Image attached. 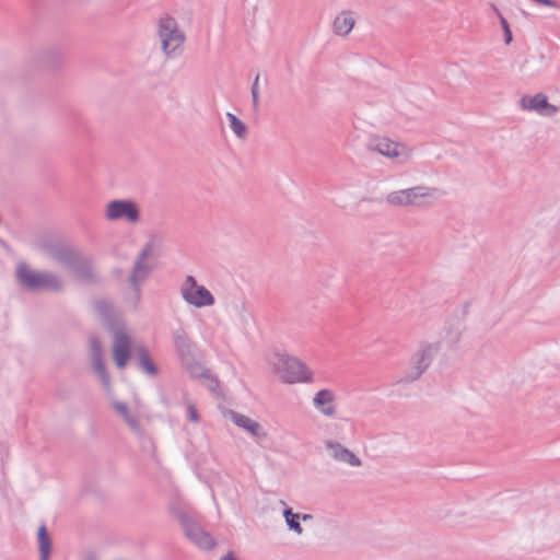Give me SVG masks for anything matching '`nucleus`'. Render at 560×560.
Listing matches in <instances>:
<instances>
[{"mask_svg":"<svg viewBox=\"0 0 560 560\" xmlns=\"http://www.w3.org/2000/svg\"><path fill=\"white\" fill-rule=\"evenodd\" d=\"M115 273H116L117 276H120V275H121V270H120V269H116V270H115Z\"/></svg>","mask_w":560,"mask_h":560,"instance_id":"obj_36","label":"nucleus"},{"mask_svg":"<svg viewBox=\"0 0 560 560\" xmlns=\"http://www.w3.org/2000/svg\"><path fill=\"white\" fill-rule=\"evenodd\" d=\"M491 8H492L493 12L497 14V16L499 18V14H501L499 9L494 4H491Z\"/></svg>","mask_w":560,"mask_h":560,"instance_id":"obj_35","label":"nucleus"},{"mask_svg":"<svg viewBox=\"0 0 560 560\" xmlns=\"http://www.w3.org/2000/svg\"><path fill=\"white\" fill-rule=\"evenodd\" d=\"M253 108L255 112L258 110L259 107V73L255 77L254 82L250 88Z\"/></svg>","mask_w":560,"mask_h":560,"instance_id":"obj_27","label":"nucleus"},{"mask_svg":"<svg viewBox=\"0 0 560 560\" xmlns=\"http://www.w3.org/2000/svg\"><path fill=\"white\" fill-rule=\"evenodd\" d=\"M183 300L195 306H212L215 302L212 293L205 287L199 285L192 276H187L180 285Z\"/></svg>","mask_w":560,"mask_h":560,"instance_id":"obj_8","label":"nucleus"},{"mask_svg":"<svg viewBox=\"0 0 560 560\" xmlns=\"http://www.w3.org/2000/svg\"><path fill=\"white\" fill-rule=\"evenodd\" d=\"M174 342H175L176 350H177L178 355L180 357L182 361L183 362L189 361L192 358L191 342L184 330H177L174 334Z\"/></svg>","mask_w":560,"mask_h":560,"instance_id":"obj_22","label":"nucleus"},{"mask_svg":"<svg viewBox=\"0 0 560 560\" xmlns=\"http://www.w3.org/2000/svg\"><path fill=\"white\" fill-rule=\"evenodd\" d=\"M130 338L122 330L114 331L113 358L118 369H124L130 359Z\"/></svg>","mask_w":560,"mask_h":560,"instance_id":"obj_13","label":"nucleus"},{"mask_svg":"<svg viewBox=\"0 0 560 560\" xmlns=\"http://www.w3.org/2000/svg\"><path fill=\"white\" fill-rule=\"evenodd\" d=\"M520 104L523 109L536 112L546 117H551L558 113V107L550 104L542 93H537L534 96L525 95L520 100Z\"/></svg>","mask_w":560,"mask_h":560,"instance_id":"obj_11","label":"nucleus"},{"mask_svg":"<svg viewBox=\"0 0 560 560\" xmlns=\"http://www.w3.org/2000/svg\"><path fill=\"white\" fill-rule=\"evenodd\" d=\"M133 360L137 368L149 376L158 375V368L150 357L147 348L143 346L136 347L133 350Z\"/></svg>","mask_w":560,"mask_h":560,"instance_id":"obj_18","label":"nucleus"},{"mask_svg":"<svg viewBox=\"0 0 560 560\" xmlns=\"http://www.w3.org/2000/svg\"><path fill=\"white\" fill-rule=\"evenodd\" d=\"M229 415L234 424L248 432L257 443H262L267 439L268 434L259 422L233 410H230Z\"/></svg>","mask_w":560,"mask_h":560,"instance_id":"obj_14","label":"nucleus"},{"mask_svg":"<svg viewBox=\"0 0 560 560\" xmlns=\"http://www.w3.org/2000/svg\"><path fill=\"white\" fill-rule=\"evenodd\" d=\"M206 378L208 380V387L212 392H217V388L219 386V381L215 377H212L209 373H208V377H206Z\"/></svg>","mask_w":560,"mask_h":560,"instance_id":"obj_31","label":"nucleus"},{"mask_svg":"<svg viewBox=\"0 0 560 560\" xmlns=\"http://www.w3.org/2000/svg\"><path fill=\"white\" fill-rule=\"evenodd\" d=\"M450 336V342L452 346H455L459 341L460 331L456 330L454 332H448Z\"/></svg>","mask_w":560,"mask_h":560,"instance_id":"obj_32","label":"nucleus"},{"mask_svg":"<svg viewBox=\"0 0 560 560\" xmlns=\"http://www.w3.org/2000/svg\"><path fill=\"white\" fill-rule=\"evenodd\" d=\"M37 542L39 549V560H49L52 548V541L45 524H42L37 530Z\"/></svg>","mask_w":560,"mask_h":560,"instance_id":"obj_23","label":"nucleus"},{"mask_svg":"<svg viewBox=\"0 0 560 560\" xmlns=\"http://www.w3.org/2000/svg\"><path fill=\"white\" fill-rule=\"evenodd\" d=\"M85 560H96V559L93 556H89V557H86Z\"/></svg>","mask_w":560,"mask_h":560,"instance_id":"obj_37","label":"nucleus"},{"mask_svg":"<svg viewBox=\"0 0 560 560\" xmlns=\"http://www.w3.org/2000/svg\"><path fill=\"white\" fill-rule=\"evenodd\" d=\"M172 514L177 518L185 536L192 544L206 550H210L214 547L215 540L213 537L192 521L185 511L180 508H172Z\"/></svg>","mask_w":560,"mask_h":560,"instance_id":"obj_6","label":"nucleus"},{"mask_svg":"<svg viewBox=\"0 0 560 560\" xmlns=\"http://www.w3.org/2000/svg\"><path fill=\"white\" fill-rule=\"evenodd\" d=\"M275 368L284 383H310L312 372L295 357L289 354H277Z\"/></svg>","mask_w":560,"mask_h":560,"instance_id":"obj_5","label":"nucleus"},{"mask_svg":"<svg viewBox=\"0 0 560 560\" xmlns=\"http://www.w3.org/2000/svg\"><path fill=\"white\" fill-rule=\"evenodd\" d=\"M105 218L108 221L125 220L129 223H136L140 219V210L131 199H115L106 205Z\"/></svg>","mask_w":560,"mask_h":560,"instance_id":"obj_9","label":"nucleus"},{"mask_svg":"<svg viewBox=\"0 0 560 560\" xmlns=\"http://www.w3.org/2000/svg\"><path fill=\"white\" fill-rule=\"evenodd\" d=\"M15 278L19 284L28 291H52L60 292L63 289L61 278L51 271H37L21 261L15 269Z\"/></svg>","mask_w":560,"mask_h":560,"instance_id":"obj_2","label":"nucleus"},{"mask_svg":"<svg viewBox=\"0 0 560 560\" xmlns=\"http://www.w3.org/2000/svg\"><path fill=\"white\" fill-rule=\"evenodd\" d=\"M354 26V19L349 11H343L338 14L332 23V30L336 35L346 36Z\"/></svg>","mask_w":560,"mask_h":560,"instance_id":"obj_21","label":"nucleus"},{"mask_svg":"<svg viewBox=\"0 0 560 560\" xmlns=\"http://www.w3.org/2000/svg\"><path fill=\"white\" fill-rule=\"evenodd\" d=\"M438 189L415 186L407 189L393 191L386 196V202L395 207H424L428 206L432 199L436 198Z\"/></svg>","mask_w":560,"mask_h":560,"instance_id":"obj_4","label":"nucleus"},{"mask_svg":"<svg viewBox=\"0 0 560 560\" xmlns=\"http://www.w3.org/2000/svg\"><path fill=\"white\" fill-rule=\"evenodd\" d=\"M365 148L368 151L376 152L390 159L400 155L399 144L385 137H370L365 142Z\"/></svg>","mask_w":560,"mask_h":560,"instance_id":"obj_15","label":"nucleus"},{"mask_svg":"<svg viewBox=\"0 0 560 560\" xmlns=\"http://www.w3.org/2000/svg\"><path fill=\"white\" fill-rule=\"evenodd\" d=\"M89 346H90V358L92 362V366L94 372L98 375L104 388L106 390L110 389V377L106 370L104 360H103V352H102V346L96 336H91L89 338Z\"/></svg>","mask_w":560,"mask_h":560,"instance_id":"obj_10","label":"nucleus"},{"mask_svg":"<svg viewBox=\"0 0 560 560\" xmlns=\"http://www.w3.org/2000/svg\"><path fill=\"white\" fill-rule=\"evenodd\" d=\"M335 395L329 389H320L313 398L314 407L324 416L332 417L336 415V407L332 405Z\"/></svg>","mask_w":560,"mask_h":560,"instance_id":"obj_19","label":"nucleus"},{"mask_svg":"<svg viewBox=\"0 0 560 560\" xmlns=\"http://www.w3.org/2000/svg\"><path fill=\"white\" fill-rule=\"evenodd\" d=\"M491 8H492L493 12L497 14V16L499 18V14H501L499 9L494 4H491Z\"/></svg>","mask_w":560,"mask_h":560,"instance_id":"obj_34","label":"nucleus"},{"mask_svg":"<svg viewBox=\"0 0 560 560\" xmlns=\"http://www.w3.org/2000/svg\"><path fill=\"white\" fill-rule=\"evenodd\" d=\"M187 418L191 422H197L199 420L198 411L191 404L187 407Z\"/></svg>","mask_w":560,"mask_h":560,"instance_id":"obj_30","label":"nucleus"},{"mask_svg":"<svg viewBox=\"0 0 560 560\" xmlns=\"http://www.w3.org/2000/svg\"><path fill=\"white\" fill-rule=\"evenodd\" d=\"M95 312L106 322V324L110 325L115 316V307L112 301L107 299H100L94 302Z\"/></svg>","mask_w":560,"mask_h":560,"instance_id":"obj_24","label":"nucleus"},{"mask_svg":"<svg viewBox=\"0 0 560 560\" xmlns=\"http://www.w3.org/2000/svg\"><path fill=\"white\" fill-rule=\"evenodd\" d=\"M226 118L230 122V128L233 130L235 136L240 139H245L247 136L246 125L232 113H226Z\"/></svg>","mask_w":560,"mask_h":560,"instance_id":"obj_26","label":"nucleus"},{"mask_svg":"<svg viewBox=\"0 0 560 560\" xmlns=\"http://www.w3.org/2000/svg\"><path fill=\"white\" fill-rule=\"evenodd\" d=\"M69 270L82 283L94 284L100 281L97 273L93 269L92 259L80 254L75 257Z\"/></svg>","mask_w":560,"mask_h":560,"instance_id":"obj_12","label":"nucleus"},{"mask_svg":"<svg viewBox=\"0 0 560 560\" xmlns=\"http://www.w3.org/2000/svg\"><path fill=\"white\" fill-rule=\"evenodd\" d=\"M48 254L51 258H54L68 269L75 259V257L79 255V253H77L75 250L61 245L50 246L48 248Z\"/></svg>","mask_w":560,"mask_h":560,"instance_id":"obj_20","label":"nucleus"},{"mask_svg":"<svg viewBox=\"0 0 560 560\" xmlns=\"http://www.w3.org/2000/svg\"><path fill=\"white\" fill-rule=\"evenodd\" d=\"M441 349L440 342L422 343L409 360V368L397 383L409 384L421 377Z\"/></svg>","mask_w":560,"mask_h":560,"instance_id":"obj_3","label":"nucleus"},{"mask_svg":"<svg viewBox=\"0 0 560 560\" xmlns=\"http://www.w3.org/2000/svg\"><path fill=\"white\" fill-rule=\"evenodd\" d=\"M499 21H500V25H501L503 34H504V43L506 45H510L513 40V35H512L510 25H509L506 19L502 14H499Z\"/></svg>","mask_w":560,"mask_h":560,"instance_id":"obj_29","label":"nucleus"},{"mask_svg":"<svg viewBox=\"0 0 560 560\" xmlns=\"http://www.w3.org/2000/svg\"><path fill=\"white\" fill-rule=\"evenodd\" d=\"M154 245L152 241L147 242L141 250L137 254L130 273L127 278V283L130 288V294L127 296V301L131 303L135 310L142 296V284L150 278L154 271V266L148 261L152 255Z\"/></svg>","mask_w":560,"mask_h":560,"instance_id":"obj_1","label":"nucleus"},{"mask_svg":"<svg viewBox=\"0 0 560 560\" xmlns=\"http://www.w3.org/2000/svg\"><path fill=\"white\" fill-rule=\"evenodd\" d=\"M282 515L290 530H293L298 535H301L303 533V527L300 523V513H294L291 508H285L282 512Z\"/></svg>","mask_w":560,"mask_h":560,"instance_id":"obj_25","label":"nucleus"},{"mask_svg":"<svg viewBox=\"0 0 560 560\" xmlns=\"http://www.w3.org/2000/svg\"><path fill=\"white\" fill-rule=\"evenodd\" d=\"M158 34L166 56L175 55L185 40L184 33L178 28L175 19L171 16L161 18L159 21Z\"/></svg>","mask_w":560,"mask_h":560,"instance_id":"obj_7","label":"nucleus"},{"mask_svg":"<svg viewBox=\"0 0 560 560\" xmlns=\"http://www.w3.org/2000/svg\"><path fill=\"white\" fill-rule=\"evenodd\" d=\"M325 446L328 450L330 457L335 460L348 464L352 467H359L362 465L361 459L340 443L327 440L325 441Z\"/></svg>","mask_w":560,"mask_h":560,"instance_id":"obj_16","label":"nucleus"},{"mask_svg":"<svg viewBox=\"0 0 560 560\" xmlns=\"http://www.w3.org/2000/svg\"><path fill=\"white\" fill-rule=\"evenodd\" d=\"M300 520H302L303 522H306V521H310L313 518V515L312 514H300Z\"/></svg>","mask_w":560,"mask_h":560,"instance_id":"obj_33","label":"nucleus"},{"mask_svg":"<svg viewBox=\"0 0 560 560\" xmlns=\"http://www.w3.org/2000/svg\"><path fill=\"white\" fill-rule=\"evenodd\" d=\"M185 363L187 364L188 372L192 377H208V372L200 364L189 363V361Z\"/></svg>","mask_w":560,"mask_h":560,"instance_id":"obj_28","label":"nucleus"},{"mask_svg":"<svg viewBox=\"0 0 560 560\" xmlns=\"http://www.w3.org/2000/svg\"><path fill=\"white\" fill-rule=\"evenodd\" d=\"M113 409L124 419L129 429L139 438L144 435V431L139 419L129 411L127 404L118 400L112 402Z\"/></svg>","mask_w":560,"mask_h":560,"instance_id":"obj_17","label":"nucleus"}]
</instances>
